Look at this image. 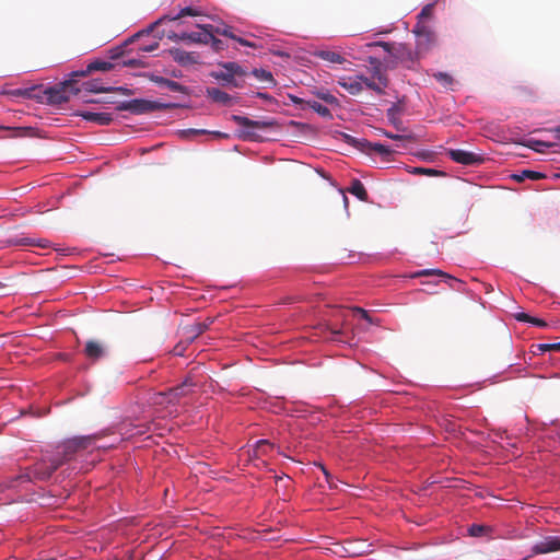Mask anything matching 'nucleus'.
<instances>
[{
    "label": "nucleus",
    "instance_id": "obj_1",
    "mask_svg": "<svg viewBox=\"0 0 560 560\" xmlns=\"http://www.w3.org/2000/svg\"><path fill=\"white\" fill-rule=\"evenodd\" d=\"M210 75L217 81L222 82L224 85L233 88H242L244 85V78L246 71L237 62H223L219 63V69L212 71Z\"/></svg>",
    "mask_w": 560,
    "mask_h": 560
},
{
    "label": "nucleus",
    "instance_id": "obj_2",
    "mask_svg": "<svg viewBox=\"0 0 560 560\" xmlns=\"http://www.w3.org/2000/svg\"><path fill=\"white\" fill-rule=\"evenodd\" d=\"M80 92L81 89L77 86L74 80H67L54 86L43 89L42 96H44V103L57 105L68 102L71 95H77Z\"/></svg>",
    "mask_w": 560,
    "mask_h": 560
},
{
    "label": "nucleus",
    "instance_id": "obj_3",
    "mask_svg": "<svg viewBox=\"0 0 560 560\" xmlns=\"http://www.w3.org/2000/svg\"><path fill=\"white\" fill-rule=\"evenodd\" d=\"M370 63L373 65L371 77L357 74L355 78L361 81L362 85L374 91L378 95L385 94V89L388 85V78L381 67V62L376 58H370Z\"/></svg>",
    "mask_w": 560,
    "mask_h": 560
},
{
    "label": "nucleus",
    "instance_id": "obj_4",
    "mask_svg": "<svg viewBox=\"0 0 560 560\" xmlns=\"http://www.w3.org/2000/svg\"><path fill=\"white\" fill-rule=\"evenodd\" d=\"M412 32L416 35V51L418 55L427 54L436 45V34L429 23H417Z\"/></svg>",
    "mask_w": 560,
    "mask_h": 560
},
{
    "label": "nucleus",
    "instance_id": "obj_5",
    "mask_svg": "<svg viewBox=\"0 0 560 560\" xmlns=\"http://www.w3.org/2000/svg\"><path fill=\"white\" fill-rule=\"evenodd\" d=\"M173 105H166L154 101L143 100V98H135L130 101H125L118 104L117 110H126L130 112L135 115H142L164 108H171Z\"/></svg>",
    "mask_w": 560,
    "mask_h": 560
},
{
    "label": "nucleus",
    "instance_id": "obj_6",
    "mask_svg": "<svg viewBox=\"0 0 560 560\" xmlns=\"http://www.w3.org/2000/svg\"><path fill=\"white\" fill-rule=\"evenodd\" d=\"M231 119L242 127L240 137L243 139H254L256 136L254 132L255 129H268L273 125L271 121L253 120L240 115H232Z\"/></svg>",
    "mask_w": 560,
    "mask_h": 560
},
{
    "label": "nucleus",
    "instance_id": "obj_7",
    "mask_svg": "<svg viewBox=\"0 0 560 560\" xmlns=\"http://www.w3.org/2000/svg\"><path fill=\"white\" fill-rule=\"evenodd\" d=\"M62 465V460H59L57 457H51L49 459H43L42 462L36 463L32 469L30 478H34L37 480H46L51 477V475Z\"/></svg>",
    "mask_w": 560,
    "mask_h": 560
},
{
    "label": "nucleus",
    "instance_id": "obj_8",
    "mask_svg": "<svg viewBox=\"0 0 560 560\" xmlns=\"http://www.w3.org/2000/svg\"><path fill=\"white\" fill-rule=\"evenodd\" d=\"M446 154L452 161L468 166L479 165L485 160L480 154L460 149H450L446 151Z\"/></svg>",
    "mask_w": 560,
    "mask_h": 560
},
{
    "label": "nucleus",
    "instance_id": "obj_9",
    "mask_svg": "<svg viewBox=\"0 0 560 560\" xmlns=\"http://www.w3.org/2000/svg\"><path fill=\"white\" fill-rule=\"evenodd\" d=\"M186 387L187 381L178 386L170 388L165 393H158L153 397V402L155 405L176 404L180 397L187 395Z\"/></svg>",
    "mask_w": 560,
    "mask_h": 560
},
{
    "label": "nucleus",
    "instance_id": "obj_10",
    "mask_svg": "<svg viewBox=\"0 0 560 560\" xmlns=\"http://www.w3.org/2000/svg\"><path fill=\"white\" fill-rule=\"evenodd\" d=\"M83 352L86 359L91 362H96L107 355L108 349L102 341L89 340L85 343Z\"/></svg>",
    "mask_w": 560,
    "mask_h": 560
},
{
    "label": "nucleus",
    "instance_id": "obj_11",
    "mask_svg": "<svg viewBox=\"0 0 560 560\" xmlns=\"http://www.w3.org/2000/svg\"><path fill=\"white\" fill-rule=\"evenodd\" d=\"M428 276H439V277L445 278V279L450 280V287L453 290L464 291V282L462 280L456 279L440 269H422V270L415 272L411 277L419 278V277H428Z\"/></svg>",
    "mask_w": 560,
    "mask_h": 560
},
{
    "label": "nucleus",
    "instance_id": "obj_12",
    "mask_svg": "<svg viewBox=\"0 0 560 560\" xmlns=\"http://www.w3.org/2000/svg\"><path fill=\"white\" fill-rule=\"evenodd\" d=\"M560 550V537L546 536L532 548L533 553L542 555Z\"/></svg>",
    "mask_w": 560,
    "mask_h": 560
},
{
    "label": "nucleus",
    "instance_id": "obj_13",
    "mask_svg": "<svg viewBox=\"0 0 560 560\" xmlns=\"http://www.w3.org/2000/svg\"><path fill=\"white\" fill-rule=\"evenodd\" d=\"M345 138L348 143H352V144L360 143L362 145V148L366 149L368 153H370V154L376 153L382 156H388L394 152V150H392L389 147L382 144V143H371L368 141L360 142L349 135H345Z\"/></svg>",
    "mask_w": 560,
    "mask_h": 560
},
{
    "label": "nucleus",
    "instance_id": "obj_14",
    "mask_svg": "<svg viewBox=\"0 0 560 560\" xmlns=\"http://www.w3.org/2000/svg\"><path fill=\"white\" fill-rule=\"evenodd\" d=\"M197 27L201 28V32L189 33L188 42L197 44H209L212 38L213 25L211 24H197Z\"/></svg>",
    "mask_w": 560,
    "mask_h": 560
},
{
    "label": "nucleus",
    "instance_id": "obj_15",
    "mask_svg": "<svg viewBox=\"0 0 560 560\" xmlns=\"http://www.w3.org/2000/svg\"><path fill=\"white\" fill-rule=\"evenodd\" d=\"M212 319L208 318L206 322H196L191 325L184 327V334L187 339L194 340L198 336H200L202 332H205L209 326L212 324Z\"/></svg>",
    "mask_w": 560,
    "mask_h": 560
},
{
    "label": "nucleus",
    "instance_id": "obj_16",
    "mask_svg": "<svg viewBox=\"0 0 560 560\" xmlns=\"http://www.w3.org/2000/svg\"><path fill=\"white\" fill-rule=\"evenodd\" d=\"M77 445L78 444L77 442L73 441V439L66 441L61 446H59L61 451H59L57 455H55L54 457H57L59 460H62L63 465L65 463L71 460L74 457V455L79 452Z\"/></svg>",
    "mask_w": 560,
    "mask_h": 560
},
{
    "label": "nucleus",
    "instance_id": "obj_17",
    "mask_svg": "<svg viewBox=\"0 0 560 560\" xmlns=\"http://www.w3.org/2000/svg\"><path fill=\"white\" fill-rule=\"evenodd\" d=\"M338 84L342 86L351 95H358L363 91V85L355 75L353 77H341L338 80Z\"/></svg>",
    "mask_w": 560,
    "mask_h": 560
},
{
    "label": "nucleus",
    "instance_id": "obj_18",
    "mask_svg": "<svg viewBox=\"0 0 560 560\" xmlns=\"http://www.w3.org/2000/svg\"><path fill=\"white\" fill-rule=\"evenodd\" d=\"M88 121L95 122L100 126H108L113 121V116L109 113H94V112H81L78 114Z\"/></svg>",
    "mask_w": 560,
    "mask_h": 560
},
{
    "label": "nucleus",
    "instance_id": "obj_19",
    "mask_svg": "<svg viewBox=\"0 0 560 560\" xmlns=\"http://www.w3.org/2000/svg\"><path fill=\"white\" fill-rule=\"evenodd\" d=\"M113 68L114 66L109 61L96 60L89 63L85 70L73 72V75L85 77L93 71H109Z\"/></svg>",
    "mask_w": 560,
    "mask_h": 560
},
{
    "label": "nucleus",
    "instance_id": "obj_20",
    "mask_svg": "<svg viewBox=\"0 0 560 560\" xmlns=\"http://www.w3.org/2000/svg\"><path fill=\"white\" fill-rule=\"evenodd\" d=\"M313 56L330 63H343L346 61L339 52L329 49H316Z\"/></svg>",
    "mask_w": 560,
    "mask_h": 560
},
{
    "label": "nucleus",
    "instance_id": "obj_21",
    "mask_svg": "<svg viewBox=\"0 0 560 560\" xmlns=\"http://www.w3.org/2000/svg\"><path fill=\"white\" fill-rule=\"evenodd\" d=\"M173 59L182 66H187L197 62V57L194 52H188L183 49H172L170 51Z\"/></svg>",
    "mask_w": 560,
    "mask_h": 560
},
{
    "label": "nucleus",
    "instance_id": "obj_22",
    "mask_svg": "<svg viewBox=\"0 0 560 560\" xmlns=\"http://www.w3.org/2000/svg\"><path fill=\"white\" fill-rule=\"evenodd\" d=\"M152 81L155 82L160 86L168 89L170 91L179 92L183 94L188 93V89L176 81H173V80H170V79H166L163 77H154L152 79Z\"/></svg>",
    "mask_w": 560,
    "mask_h": 560
},
{
    "label": "nucleus",
    "instance_id": "obj_23",
    "mask_svg": "<svg viewBox=\"0 0 560 560\" xmlns=\"http://www.w3.org/2000/svg\"><path fill=\"white\" fill-rule=\"evenodd\" d=\"M400 107L397 104H393L386 112V117L388 121L398 130V131H405V127L402 125V121L399 117L400 115Z\"/></svg>",
    "mask_w": 560,
    "mask_h": 560
},
{
    "label": "nucleus",
    "instance_id": "obj_24",
    "mask_svg": "<svg viewBox=\"0 0 560 560\" xmlns=\"http://www.w3.org/2000/svg\"><path fill=\"white\" fill-rule=\"evenodd\" d=\"M206 93L207 96L215 103L222 105H230L232 102V97L228 93L221 91L218 88H208Z\"/></svg>",
    "mask_w": 560,
    "mask_h": 560
},
{
    "label": "nucleus",
    "instance_id": "obj_25",
    "mask_svg": "<svg viewBox=\"0 0 560 560\" xmlns=\"http://www.w3.org/2000/svg\"><path fill=\"white\" fill-rule=\"evenodd\" d=\"M348 190L361 201L369 200V194L364 185L359 179H353Z\"/></svg>",
    "mask_w": 560,
    "mask_h": 560
},
{
    "label": "nucleus",
    "instance_id": "obj_26",
    "mask_svg": "<svg viewBox=\"0 0 560 560\" xmlns=\"http://www.w3.org/2000/svg\"><path fill=\"white\" fill-rule=\"evenodd\" d=\"M349 557H360L371 552L370 545L364 542H349V548L346 549Z\"/></svg>",
    "mask_w": 560,
    "mask_h": 560
},
{
    "label": "nucleus",
    "instance_id": "obj_27",
    "mask_svg": "<svg viewBox=\"0 0 560 560\" xmlns=\"http://www.w3.org/2000/svg\"><path fill=\"white\" fill-rule=\"evenodd\" d=\"M213 33H217V34L230 37V38L236 40L237 43H240L242 46L256 47L255 44H253V43H250V42H248V40H246L244 38L235 36L231 32V27H229V26H223V27H214L213 26Z\"/></svg>",
    "mask_w": 560,
    "mask_h": 560
},
{
    "label": "nucleus",
    "instance_id": "obj_28",
    "mask_svg": "<svg viewBox=\"0 0 560 560\" xmlns=\"http://www.w3.org/2000/svg\"><path fill=\"white\" fill-rule=\"evenodd\" d=\"M546 175L540 172L524 170L521 173L513 174L512 178L518 183L524 182L525 179L538 180L545 178Z\"/></svg>",
    "mask_w": 560,
    "mask_h": 560
},
{
    "label": "nucleus",
    "instance_id": "obj_29",
    "mask_svg": "<svg viewBox=\"0 0 560 560\" xmlns=\"http://www.w3.org/2000/svg\"><path fill=\"white\" fill-rule=\"evenodd\" d=\"M273 448L275 445L268 440H259L256 442L254 456L259 458L261 456L268 455Z\"/></svg>",
    "mask_w": 560,
    "mask_h": 560
},
{
    "label": "nucleus",
    "instance_id": "obj_30",
    "mask_svg": "<svg viewBox=\"0 0 560 560\" xmlns=\"http://www.w3.org/2000/svg\"><path fill=\"white\" fill-rule=\"evenodd\" d=\"M43 89L42 86H32L22 89V97L36 100L40 103H44V96H42Z\"/></svg>",
    "mask_w": 560,
    "mask_h": 560
},
{
    "label": "nucleus",
    "instance_id": "obj_31",
    "mask_svg": "<svg viewBox=\"0 0 560 560\" xmlns=\"http://www.w3.org/2000/svg\"><path fill=\"white\" fill-rule=\"evenodd\" d=\"M305 104H306V106L308 108H311L314 112H316L319 116H322L324 118H331L330 110L326 106L320 104L319 102L313 101V100H308V101H305Z\"/></svg>",
    "mask_w": 560,
    "mask_h": 560
},
{
    "label": "nucleus",
    "instance_id": "obj_32",
    "mask_svg": "<svg viewBox=\"0 0 560 560\" xmlns=\"http://www.w3.org/2000/svg\"><path fill=\"white\" fill-rule=\"evenodd\" d=\"M200 15V11L192 7H186L182 9L177 14L175 15H165V19H168V21H178L184 16H198Z\"/></svg>",
    "mask_w": 560,
    "mask_h": 560
},
{
    "label": "nucleus",
    "instance_id": "obj_33",
    "mask_svg": "<svg viewBox=\"0 0 560 560\" xmlns=\"http://www.w3.org/2000/svg\"><path fill=\"white\" fill-rule=\"evenodd\" d=\"M253 75L261 81V82H265L267 83L269 86H273L276 85V81L271 74V72L267 71V70H264V69H254L253 70Z\"/></svg>",
    "mask_w": 560,
    "mask_h": 560
},
{
    "label": "nucleus",
    "instance_id": "obj_34",
    "mask_svg": "<svg viewBox=\"0 0 560 560\" xmlns=\"http://www.w3.org/2000/svg\"><path fill=\"white\" fill-rule=\"evenodd\" d=\"M96 439H97L96 435H85V436L73 438V441L77 442V444H78L77 448L80 452L82 450H86L90 446H92L95 443Z\"/></svg>",
    "mask_w": 560,
    "mask_h": 560
},
{
    "label": "nucleus",
    "instance_id": "obj_35",
    "mask_svg": "<svg viewBox=\"0 0 560 560\" xmlns=\"http://www.w3.org/2000/svg\"><path fill=\"white\" fill-rule=\"evenodd\" d=\"M96 439H97L96 435H85V436L73 438V441L77 442V444H78L77 448L80 452L82 450H86L90 446H92L95 443Z\"/></svg>",
    "mask_w": 560,
    "mask_h": 560
},
{
    "label": "nucleus",
    "instance_id": "obj_36",
    "mask_svg": "<svg viewBox=\"0 0 560 560\" xmlns=\"http://www.w3.org/2000/svg\"><path fill=\"white\" fill-rule=\"evenodd\" d=\"M8 245H44L39 240L30 236H16L8 241Z\"/></svg>",
    "mask_w": 560,
    "mask_h": 560
},
{
    "label": "nucleus",
    "instance_id": "obj_37",
    "mask_svg": "<svg viewBox=\"0 0 560 560\" xmlns=\"http://www.w3.org/2000/svg\"><path fill=\"white\" fill-rule=\"evenodd\" d=\"M514 317L518 322L530 323V324H533L535 326H539V327L547 326V323L545 320L537 318V317H533L526 313H517L514 315Z\"/></svg>",
    "mask_w": 560,
    "mask_h": 560
},
{
    "label": "nucleus",
    "instance_id": "obj_38",
    "mask_svg": "<svg viewBox=\"0 0 560 560\" xmlns=\"http://www.w3.org/2000/svg\"><path fill=\"white\" fill-rule=\"evenodd\" d=\"M81 91H86L91 93H103V92H110V88H103L98 84L97 81H88L82 84L80 88Z\"/></svg>",
    "mask_w": 560,
    "mask_h": 560
},
{
    "label": "nucleus",
    "instance_id": "obj_39",
    "mask_svg": "<svg viewBox=\"0 0 560 560\" xmlns=\"http://www.w3.org/2000/svg\"><path fill=\"white\" fill-rule=\"evenodd\" d=\"M433 13H434V3H429L427 5H424L420 13L418 14L417 19V23H428V21H430L432 18H433Z\"/></svg>",
    "mask_w": 560,
    "mask_h": 560
},
{
    "label": "nucleus",
    "instance_id": "obj_40",
    "mask_svg": "<svg viewBox=\"0 0 560 560\" xmlns=\"http://www.w3.org/2000/svg\"><path fill=\"white\" fill-rule=\"evenodd\" d=\"M524 145L529 149H533L536 152L542 153V152H545V149L551 147V143L540 141V140H535V139H529L524 143Z\"/></svg>",
    "mask_w": 560,
    "mask_h": 560
},
{
    "label": "nucleus",
    "instance_id": "obj_41",
    "mask_svg": "<svg viewBox=\"0 0 560 560\" xmlns=\"http://www.w3.org/2000/svg\"><path fill=\"white\" fill-rule=\"evenodd\" d=\"M538 351L547 352V351H558L560 352V342L557 343H539L535 346Z\"/></svg>",
    "mask_w": 560,
    "mask_h": 560
},
{
    "label": "nucleus",
    "instance_id": "obj_42",
    "mask_svg": "<svg viewBox=\"0 0 560 560\" xmlns=\"http://www.w3.org/2000/svg\"><path fill=\"white\" fill-rule=\"evenodd\" d=\"M384 135L387 138H390L393 140H398V141H415L416 140L415 136L411 135V133H408V135H395V133H392V132H384Z\"/></svg>",
    "mask_w": 560,
    "mask_h": 560
},
{
    "label": "nucleus",
    "instance_id": "obj_43",
    "mask_svg": "<svg viewBox=\"0 0 560 560\" xmlns=\"http://www.w3.org/2000/svg\"><path fill=\"white\" fill-rule=\"evenodd\" d=\"M436 81L441 82L444 85H451L453 83V78L445 72H436L433 74Z\"/></svg>",
    "mask_w": 560,
    "mask_h": 560
},
{
    "label": "nucleus",
    "instance_id": "obj_44",
    "mask_svg": "<svg viewBox=\"0 0 560 560\" xmlns=\"http://www.w3.org/2000/svg\"><path fill=\"white\" fill-rule=\"evenodd\" d=\"M350 312H352L353 314H359L363 319H365L369 324H374V320L373 318L369 315V313L361 308V307H358V306H354L350 310Z\"/></svg>",
    "mask_w": 560,
    "mask_h": 560
},
{
    "label": "nucleus",
    "instance_id": "obj_45",
    "mask_svg": "<svg viewBox=\"0 0 560 560\" xmlns=\"http://www.w3.org/2000/svg\"><path fill=\"white\" fill-rule=\"evenodd\" d=\"M415 174H422V175H429V176H436L442 174V172L433 170V168H423V167H415L413 168Z\"/></svg>",
    "mask_w": 560,
    "mask_h": 560
},
{
    "label": "nucleus",
    "instance_id": "obj_46",
    "mask_svg": "<svg viewBox=\"0 0 560 560\" xmlns=\"http://www.w3.org/2000/svg\"><path fill=\"white\" fill-rule=\"evenodd\" d=\"M158 48H159V42L155 40L150 45L139 46L137 51L138 52H152V51L156 50Z\"/></svg>",
    "mask_w": 560,
    "mask_h": 560
},
{
    "label": "nucleus",
    "instance_id": "obj_47",
    "mask_svg": "<svg viewBox=\"0 0 560 560\" xmlns=\"http://www.w3.org/2000/svg\"><path fill=\"white\" fill-rule=\"evenodd\" d=\"M483 532H485V527L482 525L474 524L469 527V534H470V536H474V537L481 536Z\"/></svg>",
    "mask_w": 560,
    "mask_h": 560
},
{
    "label": "nucleus",
    "instance_id": "obj_48",
    "mask_svg": "<svg viewBox=\"0 0 560 560\" xmlns=\"http://www.w3.org/2000/svg\"><path fill=\"white\" fill-rule=\"evenodd\" d=\"M209 43L211 44L212 48L215 51H220V50L224 49V43L221 39L214 37L213 34H212V38L210 39Z\"/></svg>",
    "mask_w": 560,
    "mask_h": 560
},
{
    "label": "nucleus",
    "instance_id": "obj_49",
    "mask_svg": "<svg viewBox=\"0 0 560 560\" xmlns=\"http://www.w3.org/2000/svg\"><path fill=\"white\" fill-rule=\"evenodd\" d=\"M189 36V33L187 32H183V33H172V34H168L167 37L171 39V40H187L188 42V37Z\"/></svg>",
    "mask_w": 560,
    "mask_h": 560
},
{
    "label": "nucleus",
    "instance_id": "obj_50",
    "mask_svg": "<svg viewBox=\"0 0 560 560\" xmlns=\"http://www.w3.org/2000/svg\"><path fill=\"white\" fill-rule=\"evenodd\" d=\"M318 97L325 101L327 104H336L337 98L330 93H318Z\"/></svg>",
    "mask_w": 560,
    "mask_h": 560
},
{
    "label": "nucleus",
    "instance_id": "obj_51",
    "mask_svg": "<svg viewBox=\"0 0 560 560\" xmlns=\"http://www.w3.org/2000/svg\"><path fill=\"white\" fill-rule=\"evenodd\" d=\"M58 255L67 256L77 253L78 247H57Z\"/></svg>",
    "mask_w": 560,
    "mask_h": 560
},
{
    "label": "nucleus",
    "instance_id": "obj_52",
    "mask_svg": "<svg viewBox=\"0 0 560 560\" xmlns=\"http://www.w3.org/2000/svg\"><path fill=\"white\" fill-rule=\"evenodd\" d=\"M124 66H127V67H140V66H143L142 62L136 58H130V59H127V60H124Z\"/></svg>",
    "mask_w": 560,
    "mask_h": 560
},
{
    "label": "nucleus",
    "instance_id": "obj_53",
    "mask_svg": "<svg viewBox=\"0 0 560 560\" xmlns=\"http://www.w3.org/2000/svg\"><path fill=\"white\" fill-rule=\"evenodd\" d=\"M373 46H381L383 47L386 51H390V44L388 43H385V42H377V43H370V44H366V47H373Z\"/></svg>",
    "mask_w": 560,
    "mask_h": 560
},
{
    "label": "nucleus",
    "instance_id": "obj_54",
    "mask_svg": "<svg viewBox=\"0 0 560 560\" xmlns=\"http://www.w3.org/2000/svg\"><path fill=\"white\" fill-rule=\"evenodd\" d=\"M2 94L14 96V97H22V89H15L11 91H3Z\"/></svg>",
    "mask_w": 560,
    "mask_h": 560
},
{
    "label": "nucleus",
    "instance_id": "obj_55",
    "mask_svg": "<svg viewBox=\"0 0 560 560\" xmlns=\"http://www.w3.org/2000/svg\"><path fill=\"white\" fill-rule=\"evenodd\" d=\"M112 91H116V92H119L121 94H125V95H129L131 94V91L127 88H124V86H119V88H110Z\"/></svg>",
    "mask_w": 560,
    "mask_h": 560
},
{
    "label": "nucleus",
    "instance_id": "obj_56",
    "mask_svg": "<svg viewBox=\"0 0 560 560\" xmlns=\"http://www.w3.org/2000/svg\"><path fill=\"white\" fill-rule=\"evenodd\" d=\"M320 469L323 470L325 477H326V480L328 482H330V479H331V475L329 474V471L323 466V465H319Z\"/></svg>",
    "mask_w": 560,
    "mask_h": 560
},
{
    "label": "nucleus",
    "instance_id": "obj_57",
    "mask_svg": "<svg viewBox=\"0 0 560 560\" xmlns=\"http://www.w3.org/2000/svg\"><path fill=\"white\" fill-rule=\"evenodd\" d=\"M150 32H151V28H148L147 31H143V32L137 33V34L131 38V40H133L135 38H138V37L142 36L143 34H149Z\"/></svg>",
    "mask_w": 560,
    "mask_h": 560
},
{
    "label": "nucleus",
    "instance_id": "obj_58",
    "mask_svg": "<svg viewBox=\"0 0 560 560\" xmlns=\"http://www.w3.org/2000/svg\"><path fill=\"white\" fill-rule=\"evenodd\" d=\"M552 131L556 135V138L560 140V126L552 129Z\"/></svg>",
    "mask_w": 560,
    "mask_h": 560
},
{
    "label": "nucleus",
    "instance_id": "obj_59",
    "mask_svg": "<svg viewBox=\"0 0 560 560\" xmlns=\"http://www.w3.org/2000/svg\"><path fill=\"white\" fill-rule=\"evenodd\" d=\"M101 256H104V257H113V256H116L114 253H109V252H101L100 253Z\"/></svg>",
    "mask_w": 560,
    "mask_h": 560
},
{
    "label": "nucleus",
    "instance_id": "obj_60",
    "mask_svg": "<svg viewBox=\"0 0 560 560\" xmlns=\"http://www.w3.org/2000/svg\"><path fill=\"white\" fill-rule=\"evenodd\" d=\"M191 133H196V135H203L206 133L207 131L206 130H197V129H191L190 130Z\"/></svg>",
    "mask_w": 560,
    "mask_h": 560
},
{
    "label": "nucleus",
    "instance_id": "obj_61",
    "mask_svg": "<svg viewBox=\"0 0 560 560\" xmlns=\"http://www.w3.org/2000/svg\"><path fill=\"white\" fill-rule=\"evenodd\" d=\"M340 259L345 260V259H351V255L348 254V255H341L340 256Z\"/></svg>",
    "mask_w": 560,
    "mask_h": 560
},
{
    "label": "nucleus",
    "instance_id": "obj_62",
    "mask_svg": "<svg viewBox=\"0 0 560 560\" xmlns=\"http://www.w3.org/2000/svg\"><path fill=\"white\" fill-rule=\"evenodd\" d=\"M166 20L165 16L160 19L158 22L153 23V25L150 27L151 30L153 28V26H156V24L161 23L162 21Z\"/></svg>",
    "mask_w": 560,
    "mask_h": 560
},
{
    "label": "nucleus",
    "instance_id": "obj_63",
    "mask_svg": "<svg viewBox=\"0 0 560 560\" xmlns=\"http://www.w3.org/2000/svg\"><path fill=\"white\" fill-rule=\"evenodd\" d=\"M4 288H5V285L2 282H0V296L3 295L2 291Z\"/></svg>",
    "mask_w": 560,
    "mask_h": 560
},
{
    "label": "nucleus",
    "instance_id": "obj_64",
    "mask_svg": "<svg viewBox=\"0 0 560 560\" xmlns=\"http://www.w3.org/2000/svg\"><path fill=\"white\" fill-rule=\"evenodd\" d=\"M331 332H332V334H340V330H339V329H334V328H331Z\"/></svg>",
    "mask_w": 560,
    "mask_h": 560
}]
</instances>
